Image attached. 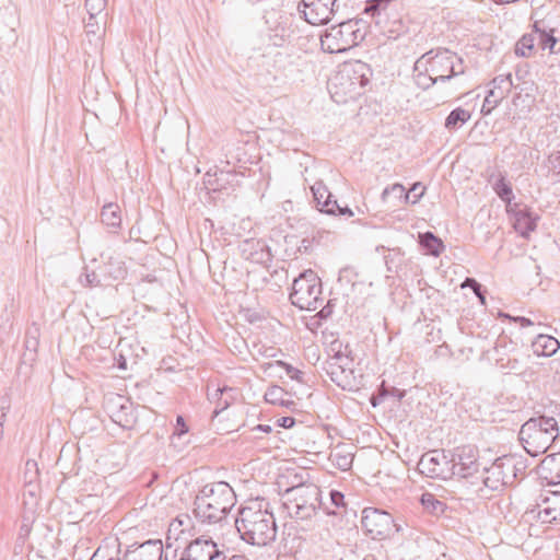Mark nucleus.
<instances>
[{"instance_id": "nucleus-1", "label": "nucleus", "mask_w": 560, "mask_h": 560, "mask_svg": "<svg viewBox=\"0 0 560 560\" xmlns=\"http://www.w3.org/2000/svg\"><path fill=\"white\" fill-rule=\"evenodd\" d=\"M235 527L241 538L253 546H267L276 539L277 525L270 503L264 498L246 501L240 509Z\"/></svg>"}, {"instance_id": "nucleus-2", "label": "nucleus", "mask_w": 560, "mask_h": 560, "mask_svg": "<svg viewBox=\"0 0 560 560\" xmlns=\"http://www.w3.org/2000/svg\"><path fill=\"white\" fill-rule=\"evenodd\" d=\"M236 502L232 487L224 481L202 487L194 501V515L203 524L223 521Z\"/></svg>"}, {"instance_id": "nucleus-3", "label": "nucleus", "mask_w": 560, "mask_h": 560, "mask_svg": "<svg viewBox=\"0 0 560 560\" xmlns=\"http://www.w3.org/2000/svg\"><path fill=\"white\" fill-rule=\"evenodd\" d=\"M558 435L557 420L546 416L528 419L518 432V439L530 456L544 454Z\"/></svg>"}, {"instance_id": "nucleus-4", "label": "nucleus", "mask_w": 560, "mask_h": 560, "mask_svg": "<svg viewBox=\"0 0 560 560\" xmlns=\"http://www.w3.org/2000/svg\"><path fill=\"white\" fill-rule=\"evenodd\" d=\"M330 350L334 354L323 363V371L338 387L343 390L354 392L360 387V382L353 370V354L349 345L336 340L331 342Z\"/></svg>"}, {"instance_id": "nucleus-5", "label": "nucleus", "mask_w": 560, "mask_h": 560, "mask_svg": "<svg viewBox=\"0 0 560 560\" xmlns=\"http://www.w3.org/2000/svg\"><path fill=\"white\" fill-rule=\"evenodd\" d=\"M366 27L362 19L339 22L320 36L322 48L330 54L345 52L364 39Z\"/></svg>"}, {"instance_id": "nucleus-6", "label": "nucleus", "mask_w": 560, "mask_h": 560, "mask_svg": "<svg viewBox=\"0 0 560 560\" xmlns=\"http://www.w3.org/2000/svg\"><path fill=\"white\" fill-rule=\"evenodd\" d=\"M320 489L313 483H301L287 489L283 508L291 517L299 520L311 518L319 508Z\"/></svg>"}, {"instance_id": "nucleus-7", "label": "nucleus", "mask_w": 560, "mask_h": 560, "mask_svg": "<svg viewBox=\"0 0 560 560\" xmlns=\"http://www.w3.org/2000/svg\"><path fill=\"white\" fill-rule=\"evenodd\" d=\"M322 282L313 270H305L294 279L290 293L291 303L300 310L315 311L323 304Z\"/></svg>"}, {"instance_id": "nucleus-8", "label": "nucleus", "mask_w": 560, "mask_h": 560, "mask_svg": "<svg viewBox=\"0 0 560 560\" xmlns=\"http://www.w3.org/2000/svg\"><path fill=\"white\" fill-rule=\"evenodd\" d=\"M556 30L547 27L544 21H535L532 25V31L524 34L515 45V54L521 57H529L534 55L537 49L549 50L550 54H556V46L558 38L555 36Z\"/></svg>"}, {"instance_id": "nucleus-9", "label": "nucleus", "mask_w": 560, "mask_h": 560, "mask_svg": "<svg viewBox=\"0 0 560 560\" xmlns=\"http://www.w3.org/2000/svg\"><path fill=\"white\" fill-rule=\"evenodd\" d=\"M368 82L363 72H334L328 78L327 89L334 102L345 104L360 96Z\"/></svg>"}, {"instance_id": "nucleus-10", "label": "nucleus", "mask_w": 560, "mask_h": 560, "mask_svg": "<svg viewBox=\"0 0 560 560\" xmlns=\"http://www.w3.org/2000/svg\"><path fill=\"white\" fill-rule=\"evenodd\" d=\"M495 365L504 374H522L527 368L529 354L506 336H500L495 342Z\"/></svg>"}, {"instance_id": "nucleus-11", "label": "nucleus", "mask_w": 560, "mask_h": 560, "mask_svg": "<svg viewBox=\"0 0 560 560\" xmlns=\"http://www.w3.org/2000/svg\"><path fill=\"white\" fill-rule=\"evenodd\" d=\"M182 521L171 523L166 536V549H163L161 540H147L140 545L129 546L124 553L122 560H168V551L172 548L171 539L177 532H183Z\"/></svg>"}, {"instance_id": "nucleus-12", "label": "nucleus", "mask_w": 560, "mask_h": 560, "mask_svg": "<svg viewBox=\"0 0 560 560\" xmlns=\"http://www.w3.org/2000/svg\"><path fill=\"white\" fill-rule=\"evenodd\" d=\"M361 524L366 534L373 539H385L400 530V527L388 512L376 508H365L363 510Z\"/></svg>"}, {"instance_id": "nucleus-13", "label": "nucleus", "mask_w": 560, "mask_h": 560, "mask_svg": "<svg viewBox=\"0 0 560 560\" xmlns=\"http://www.w3.org/2000/svg\"><path fill=\"white\" fill-rule=\"evenodd\" d=\"M463 59L447 48L431 49L419 57L412 70H455Z\"/></svg>"}, {"instance_id": "nucleus-14", "label": "nucleus", "mask_w": 560, "mask_h": 560, "mask_svg": "<svg viewBox=\"0 0 560 560\" xmlns=\"http://www.w3.org/2000/svg\"><path fill=\"white\" fill-rule=\"evenodd\" d=\"M512 88L517 89L518 83H514L511 72H506L495 77L489 83V90L485 97L481 113L487 116L509 95Z\"/></svg>"}, {"instance_id": "nucleus-15", "label": "nucleus", "mask_w": 560, "mask_h": 560, "mask_svg": "<svg viewBox=\"0 0 560 560\" xmlns=\"http://www.w3.org/2000/svg\"><path fill=\"white\" fill-rule=\"evenodd\" d=\"M337 0H302L299 12L312 25L326 24L335 13Z\"/></svg>"}, {"instance_id": "nucleus-16", "label": "nucleus", "mask_w": 560, "mask_h": 560, "mask_svg": "<svg viewBox=\"0 0 560 560\" xmlns=\"http://www.w3.org/2000/svg\"><path fill=\"white\" fill-rule=\"evenodd\" d=\"M179 560H225L211 538L199 537L190 541L182 551Z\"/></svg>"}, {"instance_id": "nucleus-17", "label": "nucleus", "mask_w": 560, "mask_h": 560, "mask_svg": "<svg viewBox=\"0 0 560 560\" xmlns=\"http://www.w3.org/2000/svg\"><path fill=\"white\" fill-rule=\"evenodd\" d=\"M512 467L506 463L505 456L497 458L490 467L485 468L482 477L485 487L495 491L513 485Z\"/></svg>"}, {"instance_id": "nucleus-18", "label": "nucleus", "mask_w": 560, "mask_h": 560, "mask_svg": "<svg viewBox=\"0 0 560 560\" xmlns=\"http://www.w3.org/2000/svg\"><path fill=\"white\" fill-rule=\"evenodd\" d=\"M452 475L468 478L478 471L477 451L471 446L458 447L448 458Z\"/></svg>"}, {"instance_id": "nucleus-19", "label": "nucleus", "mask_w": 560, "mask_h": 560, "mask_svg": "<svg viewBox=\"0 0 560 560\" xmlns=\"http://www.w3.org/2000/svg\"><path fill=\"white\" fill-rule=\"evenodd\" d=\"M450 464L444 451L432 450L424 453L418 462V470L430 478H446L445 467Z\"/></svg>"}, {"instance_id": "nucleus-20", "label": "nucleus", "mask_w": 560, "mask_h": 560, "mask_svg": "<svg viewBox=\"0 0 560 560\" xmlns=\"http://www.w3.org/2000/svg\"><path fill=\"white\" fill-rule=\"evenodd\" d=\"M241 256L254 264L268 265L271 259V250L267 243L260 238H246L238 245Z\"/></svg>"}, {"instance_id": "nucleus-21", "label": "nucleus", "mask_w": 560, "mask_h": 560, "mask_svg": "<svg viewBox=\"0 0 560 560\" xmlns=\"http://www.w3.org/2000/svg\"><path fill=\"white\" fill-rule=\"evenodd\" d=\"M513 221V228L521 236L527 237L537 226L538 215L534 214L527 207L514 203L506 209Z\"/></svg>"}, {"instance_id": "nucleus-22", "label": "nucleus", "mask_w": 560, "mask_h": 560, "mask_svg": "<svg viewBox=\"0 0 560 560\" xmlns=\"http://www.w3.org/2000/svg\"><path fill=\"white\" fill-rule=\"evenodd\" d=\"M423 196V189L413 196V199L410 200V192H406L405 187L395 183L384 188L381 195V200L385 205H389L392 208L400 207L401 205L417 203L421 197Z\"/></svg>"}, {"instance_id": "nucleus-23", "label": "nucleus", "mask_w": 560, "mask_h": 560, "mask_svg": "<svg viewBox=\"0 0 560 560\" xmlns=\"http://www.w3.org/2000/svg\"><path fill=\"white\" fill-rule=\"evenodd\" d=\"M540 479L548 485L560 483V452L547 455L538 465Z\"/></svg>"}, {"instance_id": "nucleus-24", "label": "nucleus", "mask_w": 560, "mask_h": 560, "mask_svg": "<svg viewBox=\"0 0 560 560\" xmlns=\"http://www.w3.org/2000/svg\"><path fill=\"white\" fill-rule=\"evenodd\" d=\"M314 201L320 212H332V208L337 207V200L332 199L331 192L323 180H316L312 186Z\"/></svg>"}, {"instance_id": "nucleus-25", "label": "nucleus", "mask_w": 560, "mask_h": 560, "mask_svg": "<svg viewBox=\"0 0 560 560\" xmlns=\"http://www.w3.org/2000/svg\"><path fill=\"white\" fill-rule=\"evenodd\" d=\"M114 406L117 407V410L112 411L113 420L124 428L131 427L136 419L132 402L118 396Z\"/></svg>"}, {"instance_id": "nucleus-26", "label": "nucleus", "mask_w": 560, "mask_h": 560, "mask_svg": "<svg viewBox=\"0 0 560 560\" xmlns=\"http://www.w3.org/2000/svg\"><path fill=\"white\" fill-rule=\"evenodd\" d=\"M409 19H404L401 16L394 19L386 18L378 27L388 38L397 39L409 32Z\"/></svg>"}, {"instance_id": "nucleus-27", "label": "nucleus", "mask_w": 560, "mask_h": 560, "mask_svg": "<svg viewBox=\"0 0 560 560\" xmlns=\"http://www.w3.org/2000/svg\"><path fill=\"white\" fill-rule=\"evenodd\" d=\"M395 0H366L362 10L363 14L371 16L374 23L380 26L387 16V9Z\"/></svg>"}, {"instance_id": "nucleus-28", "label": "nucleus", "mask_w": 560, "mask_h": 560, "mask_svg": "<svg viewBox=\"0 0 560 560\" xmlns=\"http://www.w3.org/2000/svg\"><path fill=\"white\" fill-rule=\"evenodd\" d=\"M488 182L492 185V188L499 198L506 203V209L514 205L512 203L514 198L512 186L506 182L505 176L502 173H499L498 175L492 174Z\"/></svg>"}, {"instance_id": "nucleus-29", "label": "nucleus", "mask_w": 560, "mask_h": 560, "mask_svg": "<svg viewBox=\"0 0 560 560\" xmlns=\"http://www.w3.org/2000/svg\"><path fill=\"white\" fill-rule=\"evenodd\" d=\"M319 509H323L327 515L343 516L347 514L345 494L338 490H330L329 503L320 501Z\"/></svg>"}, {"instance_id": "nucleus-30", "label": "nucleus", "mask_w": 560, "mask_h": 560, "mask_svg": "<svg viewBox=\"0 0 560 560\" xmlns=\"http://www.w3.org/2000/svg\"><path fill=\"white\" fill-rule=\"evenodd\" d=\"M535 354L541 357H550L560 348V342L549 335H538L532 343Z\"/></svg>"}, {"instance_id": "nucleus-31", "label": "nucleus", "mask_w": 560, "mask_h": 560, "mask_svg": "<svg viewBox=\"0 0 560 560\" xmlns=\"http://www.w3.org/2000/svg\"><path fill=\"white\" fill-rule=\"evenodd\" d=\"M235 172L219 170L213 174L209 171L205 174V184L213 191H219L225 188L229 183V177H235Z\"/></svg>"}, {"instance_id": "nucleus-32", "label": "nucleus", "mask_w": 560, "mask_h": 560, "mask_svg": "<svg viewBox=\"0 0 560 560\" xmlns=\"http://www.w3.org/2000/svg\"><path fill=\"white\" fill-rule=\"evenodd\" d=\"M102 222L108 226L118 230L121 225V211L117 203L109 202L103 206L101 211Z\"/></svg>"}, {"instance_id": "nucleus-33", "label": "nucleus", "mask_w": 560, "mask_h": 560, "mask_svg": "<svg viewBox=\"0 0 560 560\" xmlns=\"http://www.w3.org/2000/svg\"><path fill=\"white\" fill-rule=\"evenodd\" d=\"M288 393L280 386H270L265 393V400L272 405L284 406L290 408L294 406V401L285 398Z\"/></svg>"}, {"instance_id": "nucleus-34", "label": "nucleus", "mask_w": 560, "mask_h": 560, "mask_svg": "<svg viewBox=\"0 0 560 560\" xmlns=\"http://www.w3.org/2000/svg\"><path fill=\"white\" fill-rule=\"evenodd\" d=\"M538 520L541 523H560V494H556L551 504L539 510Z\"/></svg>"}, {"instance_id": "nucleus-35", "label": "nucleus", "mask_w": 560, "mask_h": 560, "mask_svg": "<svg viewBox=\"0 0 560 560\" xmlns=\"http://www.w3.org/2000/svg\"><path fill=\"white\" fill-rule=\"evenodd\" d=\"M420 243L428 254L439 256L444 249L443 242L432 232H425L420 235Z\"/></svg>"}, {"instance_id": "nucleus-36", "label": "nucleus", "mask_w": 560, "mask_h": 560, "mask_svg": "<svg viewBox=\"0 0 560 560\" xmlns=\"http://www.w3.org/2000/svg\"><path fill=\"white\" fill-rule=\"evenodd\" d=\"M470 119V113L462 107L453 109L445 119V127L456 130Z\"/></svg>"}, {"instance_id": "nucleus-37", "label": "nucleus", "mask_w": 560, "mask_h": 560, "mask_svg": "<svg viewBox=\"0 0 560 560\" xmlns=\"http://www.w3.org/2000/svg\"><path fill=\"white\" fill-rule=\"evenodd\" d=\"M459 72H451L448 75H440L438 78H432L429 75V72H417L413 74V82L421 89L427 90L432 86L438 81L445 82L451 80L454 75Z\"/></svg>"}, {"instance_id": "nucleus-38", "label": "nucleus", "mask_w": 560, "mask_h": 560, "mask_svg": "<svg viewBox=\"0 0 560 560\" xmlns=\"http://www.w3.org/2000/svg\"><path fill=\"white\" fill-rule=\"evenodd\" d=\"M420 503L427 512L434 515L443 513L445 509V503L436 499V497L430 492H424L421 495Z\"/></svg>"}, {"instance_id": "nucleus-39", "label": "nucleus", "mask_w": 560, "mask_h": 560, "mask_svg": "<svg viewBox=\"0 0 560 560\" xmlns=\"http://www.w3.org/2000/svg\"><path fill=\"white\" fill-rule=\"evenodd\" d=\"M332 463L340 469V470H348L351 468L353 463V454L350 452L345 451L343 448L337 447L331 454H330Z\"/></svg>"}, {"instance_id": "nucleus-40", "label": "nucleus", "mask_w": 560, "mask_h": 560, "mask_svg": "<svg viewBox=\"0 0 560 560\" xmlns=\"http://www.w3.org/2000/svg\"><path fill=\"white\" fill-rule=\"evenodd\" d=\"M504 456H505L506 463H510L513 466L511 470H512L513 483H514L515 480L517 479L518 475L523 474V471L526 469L525 460L522 457L512 455V454L504 455Z\"/></svg>"}, {"instance_id": "nucleus-41", "label": "nucleus", "mask_w": 560, "mask_h": 560, "mask_svg": "<svg viewBox=\"0 0 560 560\" xmlns=\"http://www.w3.org/2000/svg\"><path fill=\"white\" fill-rule=\"evenodd\" d=\"M463 288H470L480 303L482 305H486V290L482 288V285L474 278H466L465 281L462 284Z\"/></svg>"}, {"instance_id": "nucleus-42", "label": "nucleus", "mask_w": 560, "mask_h": 560, "mask_svg": "<svg viewBox=\"0 0 560 560\" xmlns=\"http://www.w3.org/2000/svg\"><path fill=\"white\" fill-rule=\"evenodd\" d=\"M387 271L397 272L399 265L402 260V254L400 250H393L384 257Z\"/></svg>"}, {"instance_id": "nucleus-43", "label": "nucleus", "mask_w": 560, "mask_h": 560, "mask_svg": "<svg viewBox=\"0 0 560 560\" xmlns=\"http://www.w3.org/2000/svg\"><path fill=\"white\" fill-rule=\"evenodd\" d=\"M235 399V390L233 393H229L222 397H219L218 405L213 411L214 416H218L220 412L225 410Z\"/></svg>"}, {"instance_id": "nucleus-44", "label": "nucleus", "mask_w": 560, "mask_h": 560, "mask_svg": "<svg viewBox=\"0 0 560 560\" xmlns=\"http://www.w3.org/2000/svg\"><path fill=\"white\" fill-rule=\"evenodd\" d=\"M277 364L284 369L287 375L291 380H295L298 382H302L303 373L298 370L296 368L292 366L291 364L283 362V361H277Z\"/></svg>"}, {"instance_id": "nucleus-45", "label": "nucleus", "mask_w": 560, "mask_h": 560, "mask_svg": "<svg viewBox=\"0 0 560 560\" xmlns=\"http://www.w3.org/2000/svg\"><path fill=\"white\" fill-rule=\"evenodd\" d=\"M105 7V0H85V8L90 13V20L94 19V11L97 13L102 12Z\"/></svg>"}, {"instance_id": "nucleus-46", "label": "nucleus", "mask_w": 560, "mask_h": 560, "mask_svg": "<svg viewBox=\"0 0 560 560\" xmlns=\"http://www.w3.org/2000/svg\"><path fill=\"white\" fill-rule=\"evenodd\" d=\"M234 388L229 386L218 387L212 393H208V399L211 402H215V406L218 405L219 397H222L224 395H228L229 393H233Z\"/></svg>"}, {"instance_id": "nucleus-47", "label": "nucleus", "mask_w": 560, "mask_h": 560, "mask_svg": "<svg viewBox=\"0 0 560 560\" xmlns=\"http://www.w3.org/2000/svg\"><path fill=\"white\" fill-rule=\"evenodd\" d=\"M326 214H334V215L351 218V217H353L354 213L348 206L341 207L337 202V207L332 208V212H327Z\"/></svg>"}, {"instance_id": "nucleus-48", "label": "nucleus", "mask_w": 560, "mask_h": 560, "mask_svg": "<svg viewBox=\"0 0 560 560\" xmlns=\"http://www.w3.org/2000/svg\"><path fill=\"white\" fill-rule=\"evenodd\" d=\"M319 307L320 310L316 315L319 319H327L334 312V305L331 304L330 301H328L326 305H320Z\"/></svg>"}, {"instance_id": "nucleus-49", "label": "nucleus", "mask_w": 560, "mask_h": 560, "mask_svg": "<svg viewBox=\"0 0 560 560\" xmlns=\"http://www.w3.org/2000/svg\"><path fill=\"white\" fill-rule=\"evenodd\" d=\"M499 316L502 317V318L510 319V320L518 322L522 327H527V326H532L533 325V322L529 318H526V317H522V316L512 317V316H510L509 314H505V313H499Z\"/></svg>"}, {"instance_id": "nucleus-50", "label": "nucleus", "mask_w": 560, "mask_h": 560, "mask_svg": "<svg viewBox=\"0 0 560 560\" xmlns=\"http://www.w3.org/2000/svg\"><path fill=\"white\" fill-rule=\"evenodd\" d=\"M188 432V427L185 423V420L182 416H177L176 418V428L174 434L180 436Z\"/></svg>"}, {"instance_id": "nucleus-51", "label": "nucleus", "mask_w": 560, "mask_h": 560, "mask_svg": "<svg viewBox=\"0 0 560 560\" xmlns=\"http://www.w3.org/2000/svg\"><path fill=\"white\" fill-rule=\"evenodd\" d=\"M11 401L10 398L5 395L0 397V420L5 419L7 411L10 409Z\"/></svg>"}, {"instance_id": "nucleus-52", "label": "nucleus", "mask_w": 560, "mask_h": 560, "mask_svg": "<svg viewBox=\"0 0 560 560\" xmlns=\"http://www.w3.org/2000/svg\"><path fill=\"white\" fill-rule=\"evenodd\" d=\"M295 419L292 417H281L277 420V425L284 429H290L294 425Z\"/></svg>"}, {"instance_id": "nucleus-53", "label": "nucleus", "mask_w": 560, "mask_h": 560, "mask_svg": "<svg viewBox=\"0 0 560 560\" xmlns=\"http://www.w3.org/2000/svg\"><path fill=\"white\" fill-rule=\"evenodd\" d=\"M85 281L89 287L98 285L101 283V280L95 271L86 272Z\"/></svg>"}, {"instance_id": "nucleus-54", "label": "nucleus", "mask_w": 560, "mask_h": 560, "mask_svg": "<svg viewBox=\"0 0 560 560\" xmlns=\"http://www.w3.org/2000/svg\"><path fill=\"white\" fill-rule=\"evenodd\" d=\"M90 560H120L118 558H115V557H108L106 556L104 552H102L100 549H97L93 556L91 557Z\"/></svg>"}, {"instance_id": "nucleus-55", "label": "nucleus", "mask_w": 560, "mask_h": 560, "mask_svg": "<svg viewBox=\"0 0 560 560\" xmlns=\"http://www.w3.org/2000/svg\"><path fill=\"white\" fill-rule=\"evenodd\" d=\"M115 361L119 370H127V359L121 353L115 357Z\"/></svg>"}, {"instance_id": "nucleus-56", "label": "nucleus", "mask_w": 560, "mask_h": 560, "mask_svg": "<svg viewBox=\"0 0 560 560\" xmlns=\"http://www.w3.org/2000/svg\"><path fill=\"white\" fill-rule=\"evenodd\" d=\"M85 31H86V34H93L95 35L98 31V25L97 23H93L92 20H90L86 24H85Z\"/></svg>"}, {"instance_id": "nucleus-57", "label": "nucleus", "mask_w": 560, "mask_h": 560, "mask_svg": "<svg viewBox=\"0 0 560 560\" xmlns=\"http://www.w3.org/2000/svg\"><path fill=\"white\" fill-rule=\"evenodd\" d=\"M422 189L424 190V187H422L420 183L413 184L412 187L407 191L410 192V200H412L413 196L418 195Z\"/></svg>"}, {"instance_id": "nucleus-58", "label": "nucleus", "mask_w": 560, "mask_h": 560, "mask_svg": "<svg viewBox=\"0 0 560 560\" xmlns=\"http://www.w3.org/2000/svg\"><path fill=\"white\" fill-rule=\"evenodd\" d=\"M253 431H259L268 434L272 431V428L268 424H258L255 428H253Z\"/></svg>"}, {"instance_id": "nucleus-59", "label": "nucleus", "mask_w": 560, "mask_h": 560, "mask_svg": "<svg viewBox=\"0 0 560 560\" xmlns=\"http://www.w3.org/2000/svg\"><path fill=\"white\" fill-rule=\"evenodd\" d=\"M386 395H387V394H386V392H385V390H384V392H382V393H380L378 397H372V398H371V404H372L374 407H376V406L380 404V401H382V400L384 399V397H385Z\"/></svg>"}, {"instance_id": "nucleus-60", "label": "nucleus", "mask_w": 560, "mask_h": 560, "mask_svg": "<svg viewBox=\"0 0 560 560\" xmlns=\"http://www.w3.org/2000/svg\"><path fill=\"white\" fill-rule=\"evenodd\" d=\"M36 345H37V340L35 337L33 339H30L28 337L26 338L25 346L27 349L35 348Z\"/></svg>"}, {"instance_id": "nucleus-61", "label": "nucleus", "mask_w": 560, "mask_h": 560, "mask_svg": "<svg viewBox=\"0 0 560 560\" xmlns=\"http://www.w3.org/2000/svg\"><path fill=\"white\" fill-rule=\"evenodd\" d=\"M229 560H247L245 556H242V555H235L233 556L232 558H230Z\"/></svg>"}, {"instance_id": "nucleus-62", "label": "nucleus", "mask_w": 560, "mask_h": 560, "mask_svg": "<svg viewBox=\"0 0 560 560\" xmlns=\"http://www.w3.org/2000/svg\"><path fill=\"white\" fill-rule=\"evenodd\" d=\"M26 467H34L35 468L36 467V463L33 462V460H27Z\"/></svg>"}, {"instance_id": "nucleus-63", "label": "nucleus", "mask_w": 560, "mask_h": 560, "mask_svg": "<svg viewBox=\"0 0 560 560\" xmlns=\"http://www.w3.org/2000/svg\"><path fill=\"white\" fill-rule=\"evenodd\" d=\"M355 65L360 66V68H363L365 66V63L361 62L360 60H357Z\"/></svg>"}, {"instance_id": "nucleus-64", "label": "nucleus", "mask_w": 560, "mask_h": 560, "mask_svg": "<svg viewBox=\"0 0 560 560\" xmlns=\"http://www.w3.org/2000/svg\"><path fill=\"white\" fill-rule=\"evenodd\" d=\"M520 73H521L520 71H516V78H517V80H521V79H522V77H520V75H518Z\"/></svg>"}]
</instances>
